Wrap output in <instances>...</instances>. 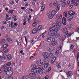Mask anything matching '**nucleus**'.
I'll return each mask as SVG.
<instances>
[{
    "label": "nucleus",
    "mask_w": 79,
    "mask_h": 79,
    "mask_svg": "<svg viewBox=\"0 0 79 79\" xmlns=\"http://www.w3.org/2000/svg\"><path fill=\"white\" fill-rule=\"evenodd\" d=\"M69 34V32L68 31H67L66 32H65V34L66 35H68Z\"/></svg>",
    "instance_id": "69168bd1"
},
{
    "label": "nucleus",
    "mask_w": 79,
    "mask_h": 79,
    "mask_svg": "<svg viewBox=\"0 0 79 79\" xmlns=\"http://www.w3.org/2000/svg\"><path fill=\"white\" fill-rule=\"evenodd\" d=\"M68 27L69 29H71V26L70 25H68Z\"/></svg>",
    "instance_id": "5fc2aeb1"
},
{
    "label": "nucleus",
    "mask_w": 79,
    "mask_h": 79,
    "mask_svg": "<svg viewBox=\"0 0 79 79\" xmlns=\"http://www.w3.org/2000/svg\"><path fill=\"white\" fill-rule=\"evenodd\" d=\"M13 11H14V10H10L9 11L8 13L9 14H13Z\"/></svg>",
    "instance_id": "cd10ccee"
},
{
    "label": "nucleus",
    "mask_w": 79,
    "mask_h": 79,
    "mask_svg": "<svg viewBox=\"0 0 79 79\" xmlns=\"http://www.w3.org/2000/svg\"><path fill=\"white\" fill-rule=\"evenodd\" d=\"M11 67H7L5 68L4 71L7 76H12L13 72L11 70Z\"/></svg>",
    "instance_id": "7ed1b4c3"
},
{
    "label": "nucleus",
    "mask_w": 79,
    "mask_h": 79,
    "mask_svg": "<svg viewBox=\"0 0 79 79\" xmlns=\"http://www.w3.org/2000/svg\"><path fill=\"white\" fill-rule=\"evenodd\" d=\"M35 2H36V1L35 0H34L33 1L32 4L33 6L35 5Z\"/></svg>",
    "instance_id": "58836bf2"
},
{
    "label": "nucleus",
    "mask_w": 79,
    "mask_h": 79,
    "mask_svg": "<svg viewBox=\"0 0 79 79\" xmlns=\"http://www.w3.org/2000/svg\"><path fill=\"white\" fill-rule=\"evenodd\" d=\"M37 23L36 22H34L33 23L32 25L33 27H35V26H37Z\"/></svg>",
    "instance_id": "c756f323"
},
{
    "label": "nucleus",
    "mask_w": 79,
    "mask_h": 79,
    "mask_svg": "<svg viewBox=\"0 0 79 79\" xmlns=\"http://www.w3.org/2000/svg\"><path fill=\"white\" fill-rule=\"evenodd\" d=\"M62 6L63 7H64L65 6H66V2H62Z\"/></svg>",
    "instance_id": "e433bc0d"
},
{
    "label": "nucleus",
    "mask_w": 79,
    "mask_h": 79,
    "mask_svg": "<svg viewBox=\"0 0 79 79\" xmlns=\"http://www.w3.org/2000/svg\"><path fill=\"white\" fill-rule=\"evenodd\" d=\"M73 6L71 5L69 6V9H71V8H73Z\"/></svg>",
    "instance_id": "8fccbe9b"
},
{
    "label": "nucleus",
    "mask_w": 79,
    "mask_h": 79,
    "mask_svg": "<svg viewBox=\"0 0 79 79\" xmlns=\"http://www.w3.org/2000/svg\"><path fill=\"white\" fill-rule=\"evenodd\" d=\"M27 33V31H26L25 32H24L23 33V35H26V34Z\"/></svg>",
    "instance_id": "4d7b16f0"
},
{
    "label": "nucleus",
    "mask_w": 79,
    "mask_h": 79,
    "mask_svg": "<svg viewBox=\"0 0 79 79\" xmlns=\"http://www.w3.org/2000/svg\"><path fill=\"white\" fill-rule=\"evenodd\" d=\"M11 65V62H8L6 64V66H9Z\"/></svg>",
    "instance_id": "b1692460"
},
{
    "label": "nucleus",
    "mask_w": 79,
    "mask_h": 79,
    "mask_svg": "<svg viewBox=\"0 0 79 79\" xmlns=\"http://www.w3.org/2000/svg\"><path fill=\"white\" fill-rule=\"evenodd\" d=\"M8 47V45L7 44H6L4 45L3 46V48H7V47Z\"/></svg>",
    "instance_id": "2f4dec72"
},
{
    "label": "nucleus",
    "mask_w": 79,
    "mask_h": 79,
    "mask_svg": "<svg viewBox=\"0 0 79 79\" xmlns=\"http://www.w3.org/2000/svg\"><path fill=\"white\" fill-rule=\"evenodd\" d=\"M59 52H60L58 50H57V51H56L55 53V55H58L59 54Z\"/></svg>",
    "instance_id": "f704fd0d"
},
{
    "label": "nucleus",
    "mask_w": 79,
    "mask_h": 79,
    "mask_svg": "<svg viewBox=\"0 0 79 79\" xmlns=\"http://www.w3.org/2000/svg\"><path fill=\"white\" fill-rule=\"evenodd\" d=\"M8 49L5 48L4 49V52L5 53H7L8 52Z\"/></svg>",
    "instance_id": "4c0bfd02"
},
{
    "label": "nucleus",
    "mask_w": 79,
    "mask_h": 79,
    "mask_svg": "<svg viewBox=\"0 0 79 79\" xmlns=\"http://www.w3.org/2000/svg\"><path fill=\"white\" fill-rule=\"evenodd\" d=\"M76 31H77V32L79 33V28H76Z\"/></svg>",
    "instance_id": "603ef678"
},
{
    "label": "nucleus",
    "mask_w": 79,
    "mask_h": 79,
    "mask_svg": "<svg viewBox=\"0 0 79 79\" xmlns=\"http://www.w3.org/2000/svg\"><path fill=\"white\" fill-rule=\"evenodd\" d=\"M7 79H13V77H12V76H10L8 77Z\"/></svg>",
    "instance_id": "a19ab883"
},
{
    "label": "nucleus",
    "mask_w": 79,
    "mask_h": 79,
    "mask_svg": "<svg viewBox=\"0 0 79 79\" xmlns=\"http://www.w3.org/2000/svg\"><path fill=\"white\" fill-rule=\"evenodd\" d=\"M74 48V45H71L70 46V48L71 49H73Z\"/></svg>",
    "instance_id": "6e6d98bb"
},
{
    "label": "nucleus",
    "mask_w": 79,
    "mask_h": 79,
    "mask_svg": "<svg viewBox=\"0 0 79 79\" xmlns=\"http://www.w3.org/2000/svg\"><path fill=\"white\" fill-rule=\"evenodd\" d=\"M61 2H66V0H61L60 1Z\"/></svg>",
    "instance_id": "13d9d810"
},
{
    "label": "nucleus",
    "mask_w": 79,
    "mask_h": 79,
    "mask_svg": "<svg viewBox=\"0 0 79 79\" xmlns=\"http://www.w3.org/2000/svg\"><path fill=\"white\" fill-rule=\"evenodd\" d=\"M56 17L59 19H61L62 18V15L61 14H58L56 15Z\"/></svg>",
    "instance_id": "aec40b11"
},
{
    "label": "nucleus",
    "mask_w": 79,
    "mask_h": 79,
    "mask_svg": "<svg viewBox=\"0 0 79 79\" xmlns=\"http://www.w3.org/2000/svg\"><path fill=\"white\" fill-rule=\"evenodd\" d=\"M49 76L48 75L44 77V79H48Z\"/></svg>",
    "instance_id": "ea45409f"
},
{
    "label": "nucleus",
    "mask_w": 79,
    "mask_h": 79,
    "mask_svg": "<svg viewBox=\"0 0 79 79\" xmlns=\"http://www.w3.org/2000/svg\"><path fill=\"white\" fill-rule=\"evenodd\" d=\"M72 10L69 11L68 12V13L69 15H71V13H72Z\"/></svg>",
    "instance_id": "09e8293b"
},
{
    "label": "nucleus",
    "mask_w": 79,
    "mask_h": 79,
    "mask_svg": "<svg viewBox=\"0 0 79 79\" xmlns=\"http://www.w3.org/2000/svg\"><path fill=\"white\" fill-rule=\"evenodd\" d=\"M38 69H40V70H41V71H44V68L42 67V66L41 65H39L38 67Z\"/></svg>",
    "instance_id": "393cba45"
},
{
    "label": "nucleus",
    "mask_w": 79,
    "mask_h": 79,
    "mask_svg": "<svg viewBox=\"0 0 79 79\" xmlns=\"http://www.w3.org/2000/svg\"><path fill=\"white\" fill-rule=\"evenodd\" d=\"M52 60V61H55V60H56V57H53Z\"/></svg>",
    "instance_id": "79ce46f5"
},
{
    "label": "nucleus",
    "mask_w": 79,
    "mask_h": 79,
    "mask_svg": "<svg viewBox=\"0 0 79 79\" xmlns=\"http://www.w3.org/2000/svg\"><path fill=\"white\" fill-rule=\"evenodd\" d=\"M5 42H6V41H5V40L4 39L2 40L1 41V44H5Z\"/></svg>",
    "instance_id": "c85d7f7f"
},
{
    "label": "nucleus",
    "mask_w": 79,
    "mask_h": 79,
    "mask_svg": "<svg viewBox=\"0 0 79 79\" xmlns=\"http://www.w3.org/2000/svg\"><path fill=\"white\" fill-rule=\"evenodd\" d=\"M12 18L14 19V20L15 21H17V19H16V16L15 15H14L12 16Z\"/></svg>",
    "instance_id": "5701e85b"
},
{
    "label": "nucleus",
    "mask_w": 79,
    "mask_h": 79,
    "mask_svg": "<svg viewBox=\"0 0 79 79\" xmlns=\"http://www.w3.org/2000/svg\"><path fill=\"white\" fill-rule=\"evenodd\" d=\"M27 76H24L23 78H22V79H26V77H27Z\"/></svg>",
    "instance_id": "49530a36"
},
{
    "label": "nucleus",
    "mask_w": 79,
    "mask_h": 79,
    "mask_svg": "<svg viewBox=\"0 0 79 79\" xmlns=\"http://www.w3.org/2000/svg\"><path fill=\"white\" fill-rule=\"evenodd\" d=\"M73 16L70 15L69 16V18H68V20L69 21H71L72 19H73Z\"/></svg>",
    "instance_id": "412c9836"
},
{
    "label": "nucleus",
    "mask_w": 79,
    "mask_h": 79,
    "mask_svg": "<svg viewBox=\"0 0 79 79\" xmlns=\"http://www.w3.org/2000/svg\"><path fill=\"white\" fill-rule=\"evenodd\" d=\"M13 24H14V22H11V24L9 25V27H11V28H13L15 27V25H13Z\"/></svg>",
    "instance_id": "dca6fc26"
},
{
    "label": "nucleus",
    "mask_w": 79,
    "mask_h": 79,
    "mask_svg": "<svg viewBox=\"0 0 79 79\" xmlns=\"http://www.w3.org/2000/svg\"><path fill=\"white\" fill-rule=\"evenodd\" d=\"M66 74L68 78H71L73 75V72L72 71H66Z\"/></svg>",
    "instance_id": "423d86ee"
},
{
    "label": "nucleus",
    "mask_w": 79,
    "mask_h": 79,
    "mask_svg": "<svg viewBox=\"0 0 79 79\" xmlns=\"http://www.w3.org/2000/svg\"><path fill=\"white\" fill-rule=\"evenodd\" d=\"M55 61H53L52 60V61H51L52 64H53L54 63H55Z\"/></svg>",
    "instance_id": "052dcab7"
},
{
    "label": "nucleus",
    "mask_w": 79,
    "mask_h": 79,
    "mask_svg": "<svg viewBox=\"0 0 79 79\" xmlns=\"http://www.w3.org/2000/svg\"><path fill=\"white\" fill-rule=\"evenodd\" d=\"M73 4L74 6H77L78 5V4L76 2H74Z\"/></svg>",
    "instance_id": "c03bdc74"
},
{
    "label": "nucleus",
    "mask_w": 79,
    "mask_h": 79,
    "mask_svg": "<svg viewBox=\"0 0 79 79\" xmlns=\"http://www.w3.org/2000/svg\"><path fill=\"white\" fill-rule=\"evenodd\" d=\"M48 52H52L53 51V48L52 47H48Z\"/></svg>",
    "instance_id": "a878e982"
},
{
    "label": "nucleus",
    "mask_w": 79,
    "mask_h": 79,
    "mask_svg": "<svg viewBox=\"0 0 79 79\" xmlns=\"http://www.w3.org/2000/svg\"><path fill=\"white\" fill-rule=\"evenodd\" d=\"M71 35V34L70 33L67 36V37H69Z\"/></svg>",
    "instance_id": "864d4df0"
},
{
    "label": "nucleus",
    "mask_w": 79,
    "mask_h": 79,
    "mask_svg": "<svg viewBox=\"0 0 79 79\" xmlns=\"http://www.w3.org/2000/svg\"><path fill=\"white\" fill-rule=\"evenodd\" d=\"M21 9H22V10H25L26 9V7H21Z\"/></svg>",
    "instance_id": "774afa93"
},
{
    "label": "nucleus",
    "mask_w": 79,
    "mask_h": 79,
    "mask_svg": "<svg viewBox=\"0 0 79 79\" xmlns=\"http://www.w3.org/2000/svg\"><path fill=\"white\" fill-rule=\"evenodd\" d=\"M62 64H63V65H65V64H66V62H63Z\"/></svg>",
    "instance_id": "e2e57ef3"
},
{
    "label": "nucleus",
    "mask_w": 79,
    "mask_h": 79,
    "mask_svg": "<svg viewBox=\"0 0 79 79\" xmlns=\"http://www.w3.org/2000/svg\"><path fill=\"white\" fill-rule=\"evenodd\" d=\"M26 22L25 21L23 23V26H25V25H26Z\"/></svg>",
    "instance_id": "338daca9"
},
{
    "label": "nucleus",
    "mask_w": 79,
    "mask_h": 79,
    "mask_svg": "<svg viewBox=\"0 0 79 79\" xmlns=\"http://www.w3.org/2000/svg\"><path fill=\"white\" fill-rule=\"evenodd\" d=\"M56 44H57L56 42L55 41H54L53 42L51 43L50 44L51 46H54V45H56Z\"/></svg>",
    "instance_id": "4468645a"
},
{
    "label": "nucleus",
    "mask_w": 79,
    "mask_h": 79,
    "mask_svg": "<svg viewBox=\"0 0 79 79\" xmlns=\"http://www.w3.org/2000/svg\"><path fill=\"white\" fill-rule=\"evenodd\" d=\"M11 5H13L14 4V1L13 0H12V1L10 2Z\"/></svg>",
    "instance_id": "de8ad7c7"
},
{
    "label": "nucleus",
    "mask_w": 79,
    "mask_h": 79,
    "mask_svg": "<svg viewBox=\"0 0 79 79\" xmlns=\"http://www.w3.org/2000/svg\"><path fill=\"white\" fill-rule=\"evenodd\" d=\"M44 56H47L48 57H50L51 58H53V53H46L45 54Z\"/></svg>",
    "instance_id": "0eeeda50"
},
{
    "label": "nucleus",
    "mask_w": 79,
    "mask_h": 79,
    "mask_svg": "<svg viewBox=\"0 0 79 79\" xmlns=\"http://www.w3.org/2000/svg\"><path fill=\"white\" fill-rule=\"evenodd\" d=\"M34 22H39V18H36L34 20Z\"/></svg>",
    "instance_id": "473e14b6"
},
{
    "label": "nucleus",
    "mask_w": 79,
    "mask_h": 79,
    "mask_svg": "<svg viewBox=\"0 0 79 79\" xmlns=\"http://www.w3.org/2000/svg\"><path fill=\"white\" fill-rule=\"evenodd\" d=\"M45 5L44 4H42L41 9V10L42 11H44V9H45Z\"/></svg>",
    "instance_id": "f3484780"
},
{
    "label": "nucleus",
    "mask_w": 79,
    "mask_h": 79,
    "mask_svg": "<svg viewBox=\"0 0 79 79\" xmlns=\"http://www.w3.org/2000/svg\"><path fill=\"white\" fill-rule=\"evenodd\" d=\"M40 62H43V61H45V60H44L43 59H41L40 60Z\"/></svg>",
    "instance_id": "3c124183"
},
{
    "label": "nucleus",
    "mask_w": 79,
    "mask_h": 79,
    "mask_svg": "<svg viewBox=\"0 0 79 79\" xmlns=\"http://www.w3.org/2000/svg\"><path fill=\"white\" fill-rule=\"evenodd\" d=\"M40 26H39L38 28H35L32 30V33L33 34H36L37 33L38 31H39L40 30V29L42 28V27H40Z\"/></svg>",
    "instance_id": "39448f33"
},
{
    "label": "nucleus",
    "mask_w": 79,
    "mask_h": 79,
    "mask_svg": "<svg viewBox=\"0 0 79 79\" xmlns=\"http://www.w3.org/2000/svg\"><path fill=\"white\" fill-rule=\"evenodd\" d=\"M56 66L58 68H61V65H60V64L59 63H56Z\"/></svg>",
    "instance_id": "a211bd4d"
},
{
    "label": "nucleus",
    "mask_w": 79,
    "mask_h": 79,
    "mask_svg": "<svg viewBox=\"0 0 79 79\" xmlns=\"http://www.w3.org/2000/svg\"><path fill=\"white\" fill-rule=\"evenodd\" d=\"M52 5H53V3H50L49 4V6L50 7H52Z\"/></svg>",
    "instance_id": "bf43d9fd"
},
{
    "label": "nucleus",
    "mask_w": 79,
    "mask_h": 79,
    "mask_svg": "<svg viewBox=\"0 0 79 79\" xmlns=\"http://www.w3.org/2000/svg\"><path fill=\"white\" fill-rule=\"evenodd\" d=\"M75 2V0H72L71 1V3L73 4Z\"/></svg>",
    "instance_id": "a18cd8bd"
},
{
    "label": "nucleus",
    "mask_w": 79,
    "mask_h": 79,
    "mask_svg": "<svg viewBox=\"0 0 79 79\" xmlns=\"http://www.w3.org/2000/svg\"><path fill=\"white\" fill-rule=\"evenodd\" d=\"M62 24L64 26L66 25V19L65 17H64L62 20Z\"/></svg>",
    "instance_id": "9d476101"
},
{
    "label": "nucleus",
    "mask_w": 79,
    "mask_h": 79,
    "mask_svg": "<svg viewBox=\"0 0 79 79\" xmlns=\"http://www.w3.org/2000/svg\"><path fill=\"white\" fill-rule=\"evenodd\" d=\"M45 61H43V62H40V64H41V65L42 66H43V65H44V64H45Z\"/></svg>",
    "instance_id": "72a5a7b5"
},
{
    "label": "nucleus",
    "mask_w": 79,
    "mask_h": 79,
    "mask_svg": "<svg viewBox=\"0 0 79 79\" xmlns=\"http://www.w3.org/2000/svg\"><path fill=\"white\" fill-rule=\"evenodd\" d=\"M48 67V63H45L44 65V68L45 69H47V68Z\"/></svg>",
    "instance_id": "4be33fe9"
},
{
    "label": "nucleus",
    "mask_w": 79,
    "mask_h": 79,
    "mask_svg": "<svg viewBox=\"0 0 79 79\" xmlns=\"http://www.w3.org/2000/svg\"><path fill=\"white\" fill-rule=\"evenodd\" d=\"M54 39L53 38L49 37L46 38V40L47 42H52V41H53V40H54Z\"/></svg>",
    "instance_id": "6e6552de"
},
{
    "label": "nucleus",
    "mask_w": 79,
    "mask_h": 79,
    "mask_svg": "<svg viewBox=\"0 0 79 79\" xmlns=\"http://www.w3.org/2000/svg\"><path fill=\"white\" fill-rule=\"evenodd\" d=\"M74 15H75V12L72 11L71 13V14L70 15V16H74Z\"/></svg>",
    "instance_id": "c9c22d12"
},
{
    "label": "nucleus",
    "mask_w": 79,
    "mask_h": 79,
    "mask_svg": "<svg viewBox=\"0 0 79 79\" xmlns=\"http://www.w3.org/2000/svg\"><path fill=\"white\" fill-rule=\"evenodd\" d=\"M53 4L54 6H55L56 10H53L51 14L48 13L46 15L48 16L49 19H52V18L54 17L55 14L57 12L56 11H58L60 8V5L58 4L57 2L53 3Z\"/></svg>",
    "instance_id": "f03ea898"
},
{
    "label": "nucleus",
    "mask_w": 79,
    "mask_h": 79,
    "mask_svg": "<svg viewBox=\"0 0 79 79\" xmlns=\"http://www.w3.org/2000/svg\"><path fill=\"white\" fill-rule=\"evenodd\" d=\"M56 22L57 23H54L52 26V27H51L49 28V31L48 32V35L49 36H56V37H58L59 35L58 34V33L56 32L58 31V29L57 28H55L54 27H58V26H61L62 24L61 21L58 20H56Z\"/></svg>",
    "instance_id": "f257e3e1"
},
{
    "label": "nucleus",
    "mask_w": 79,
    "mask_h": 79,
    "mask_svg": "<svg viewBox=\"0 0 79 79\" xmlns=\"http://www.w3.org/2000/svg\"><path fill=\"white\" fill-rule=\"evenodd\" d=\"M25 7H27V6H28V3L27 2H25Z\"/></svg>",
    "instance_id": "37998d69"
},
{
    "label": "nucleus",
    "mask_w": 79,
    "mask_h": 79,
    "mask_svg": "<svg viewBox=\"0 0 79 79\" xmlns=\"http://www.w3.org/2000/svg\"><path fill=\"white\" fill-rule=\"evenodd\" d=\"M69 3H70V1H68L67 3V5H69Z\"/></svg>",
    "instance_id": "0e129e2a"
},
{
    "label": "nucleus",
    "mask_w": 79,
    "mask_h": 79,
    "mask_svg": "<svg viewBox=\"0 0 79 79\" xmlns=\"http://www.w3.org/2000/svg\"><path fill=\"white\" fill-rule=\"evenodd\" d=\"M66 36H60V40L64 41V40L66 39Z\"/></svg>",
    "instance_id": "2eb2a0df"
},
{
    "label": "nucleus",
    "mask_w": 79,
    "mask_h": 79,
    "mask_svg": "<svg viewBox=\"0 0 79 79\" xmlns=\"http://www.w3.org/2000/svg\"><path fill=\"white\" fill-rule=\"evenodd\" d=\"M14 25L15 26H14V27H17L18 26V24L15 23H14Z\"/></svg>",
    "instance_id": "680f3d73"
},
{
    "label": "nucleus",
    "mask_w": 79,
    "mask_h": 79,
    "mask_svg": "<svg viewBox=\"0 0 79 79\" xmlns=\"http://www.w3.org/2000/svg\"><path fill=\"white\" fill-rule=\"evenodd\" d=\"M7 57L8 60H11V59H12V56H11V54H9L8 55Z\"/></svg>",
    "instance_id": "ddd939ff"
},
{
    "label": "nucleus",
    "mask_w": 79,
    "mask_h": 79,
    "mask_svg": "<svg viewBox=\"0 0 79 79\" xmlns=\"http://www.w3.org/2000/svg\"><path fill=\"white\" fill-rule=\"evenodd\" d=\"M6 40L7 42H8L9 44H11L12 43H13V41L12 39L10 38H7L6 39Z\"/></svg>",
    "instance_id": "1a4fd4ad"
},
{
    "label": "nucleus",
    "mask_w": 79,
    "mask_h": 79,
    "mask_svg": "<svg viewBox=\"0 0 79 79\" xmlns=\"http://www.w3.org/2000/svg\"><path fill=\"white\" fill-rule=\"evenodd\" d=\"M4 55V54L2 51H0V58H2L3 56Z\"/></svg>",
    "instance_id": "6ab92c4d"
},
{
    "label": "nucleus",
    "mask_w": 79,
    "mask_h": 79,
    "mask_svg": "<svg viewBox=\"0 0 79 79\" xmlns=\"http://www.w3.org/2000/svg\"><path fill=\"white\" fill-rule=\"evenodd\" d=\"M67 28L66 27H64V28H63V29L62 30V32L64 33L65 32H66V31H67Z\"/></svg>",
    "instance_id": "bb28decb"
},
{
    "label": "nucleus",
    "mask_w": 79,
    "mask_h": 79,
    "mask_svg": "<svg viewBox=\"0 0 79 79\" xmlns=\"http://www.w3.org/2000/svg\"><path fill=\"white\" fill-rule=\"evenodd\" d=\"M45 53H43V55L44 57V61L45 62H46L47 61H48V60H49V58H48V57H47V56H45Z\"/></svg>",
    "instance_id": "9b49d317"
},
{
    "label": "nucleus",
    "mask_w": 79,
    "mask_h": 79,
    "mask_svg": "<svg viewBox=\"0 0 79 79\" xmlns=\"http://www.w3.org/2000/svg\"><path fill=\"white\" fill-rule=\"evenodd\" d=\"M67 14H68V13L67 12H65L63 13V15L65 16V17H67L68 15H67Z\"/></svg>",
    "instance_id": "7c9ffc66"
},
{
    "label": "nucleus",
    "mask_w": 79,
    "mask_h": 79,
    "mask_svg": "<svg viewBox=\"0 0 79 79\" xmlns=\"http://www.w3.org/2000/svg\"><path fill=\"white\" fill-rule=\"evenodd\" d=\"M31 71L32 73L36 74H40L41 72V70L37 68L34 67L31 69Z\"/></svg>",
    "instance_id": "20e7f679"
},
{
    "label": "nucleus",
    "mask_w": 79,
    "mask_h": 79,
    "mask_svg": "<svg viewBox=\"0 0 79 79\" xmlns=\"http://www.w3.org/2000/svg\"><path fill=\"white\" fill-rule=\"evenodd\" d=\"M30 77L32 78V77H35L36 75L35 73H30L29 74Z\"/></svg>",
    "instance_id": "f8f14e48"
}]
</instances>
